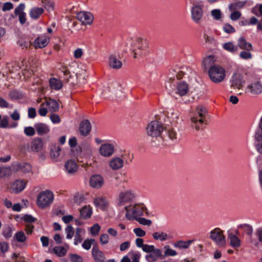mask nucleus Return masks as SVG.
Here are the masks:
<instances>
[{
    "label": "nucleus",
    "instance_id": "obj_61",
    "mask_svg": "<svg viewBox=\"0 0 262 262\" xmlns=\"http://www.w3.org/2000/svg\"><path fill=\"white\" fill-rule=\"evenodd\" d=\"M24 133L27 136H33L35 134L34 128L31 126L26 127L24 128Z\"/></svg>",
    "mask_w": 262,
    "mask_h": 262
},
{
    "label": "nucleus",
    "instance_id": "obj_19",
    "mask_svg": "<svg viewBox=\"0 0 262 262\" xmlns=\"http://www.w3.org/2000/svg\"><path fill=\"white\" fill-rule=\"evenodd\" d=\"M90 185L94 188H99L104 183L102 177L99 174L93 175L90 179Z\"/></svg>",
    "mask_w": 262,
    "mask_h": 262
},
{
    "label": "nucleus",
    "instance_id": "obj_32",
    "mask_svg": "<svg viewBox=\"0 0 262 262\" xmlns=\"http://www.w3.org/2000/svg\"><path fill=\"white\" fill-rule=\"evenodd\" d=\"M44 9L40 7L32 8L29 12L30 17L33 19H37L43 13Z\"/></svg>",
    "mask_w": 262,
    "mask_h": 262
},
{
    "label": "nucleus",
    "instance_id": "obj_58",
    "mask_svg": "<svg viewBox=\"0 0 262 262\" xmlns=\"http://www.w3.org/2000/svg\"><path fill=\"white\" fill-rule=\"evenodd\" d=\"M203 38L205 40V45H211L214 43V38L212 36H209L205 32L203 34Z\"/></svg>",
    "mask_w": 262,
    "mask_h": 262
},
{
    "label": "nucleus",
    "instance_id": "obj_50",
    "mask_svg": "<svg viewBox=\"0 0 262 262\" xmlns=\"http://www.w3.org/2000/svg\"><path fill=\"white\" fill-rule=\"evenodd\" d=\"M211 15L215 20H219L222 18V14L220 9H215L211 10Z\"/></svg>",
    "mask_w": 262,
    "mask_h": 262
},
{
    "label": "nucleus",
    "instance_id": "obj_55",
    "mask_svg": "<svg viewBox=\"0 0 262 262\" xmlns=\"http://www.w3.org/2000/svg\"><path fill=\"white\" fill-rule=\"evenodd\" d=\"M223 30L228 34H231L235 32V29L229 24H225L223 27Z\"/></svg>",
    "mask_w": 262,
    "mask_h": 262
},
{
    "label": "nucleus",
    "instance_id": "obj_25",
    "mask_svg": "<svg viewBox=\"0 0 262 262\" xmlns=\"http://www.w3.org/2000/svg\"><path fill=\"white\" fill-rule=\"evenodd\" d=\"M152 235L154 239L156 241H159L160 242L170 240L172 238V236H171L170 235H168L166 232L161 231L154 232Z\"/></svg>",
    "mask_w": 262,
    "mask_h": 262
},
{
    "label": "nucleus",
    "instance_id": "obj_35",
    "mask_svg": "<svg viewBox=\"0 0 262 262\" xmlns=\"http://www.w3.org/2000/svg\"><path fill=\"white\" fill-rule=\"evenodd\" d=\"M81 217L87 219L91 217L92 214V208L90 206H85L80 210Z\"/></svg>",
    "mask_w": 262,
    "mask_h": 262
},
{
    "label": "nucleus",
    "instance_id": "obj_10",
    "mask_svg": "<svg viewBox=\"0 0 262 262\" xmlns=\"http://www.w3.org/2000/svg\"><path fill=\"white\" fill-rule=\"evenodd\" d=\"M203 7L198 4L194 5L191 9V17L195 24H200L203 17Z\"/></svg>",
    "mask_w": 262,
    "mask_h": 262
},
{
    "label": "nucleus",
    "instance_id": "obj_8",
    "mask_svg": "<svg viewBox=\"0 0 262 262\" xmlns=\"http://www.w3.org/2000/svg\"><path fill=\"white\" fill-rule=\"evenodd\" d=\"M135 196L134 192L130 189L120 192L118 195L117 204L119 206H123L133 201Z\"/></svg>",
    "mask_w": 262,
    "mask_h": 262
},
{
    "label": "nucleus",
    "instance_id": "obj_18",
    "mask_svg": "<svg viewBox=\"0 0 262 262\" xmlns=\"http://www.w3.org/2000/svg\"><path fill=\"white\" fill-rule=\"evenodd\" d=\"M99 152L103 156L110 157L114 152V146L111 144H102L100 147Z\"/></svg>",
    "mask_w": 262,
    "mask_h": 262
},
{
    "label": "nucleus",
    "instance_id": "obj_12",
    "mask_svg": "<svg viewBox=\"0 0 262 262\" xmlns=\"http://www.w3.org/2000/svg\"><path fill=\"white\" fill-rule=\"evenodd\" d=\"M14 172L21 171L24 173H29L32 170L31 165L25 162H17L12 165Z\"/></svg>",
    "mask_w": 262,
    "mask_h": 262
},
{
    "label": "nucleus",
    "instance_id": "obj_6",
    "mask_svg": "<svg viewBox=\"0 0 262 262\" xmlns=\"http://www.w3.org/2000/svg\"><path fill=\"white\" fill-rule=\"evenodd\" d=\"M210 79L215 83L222 82L225 77V71L223 68L219 65L211 66L208 71Z\"/></svg>",
    "mask_w": 262,
    "mask_h": 262
},
{
    "label": "nucleus",
    "instance_id": "obj_27",
    "mask_svg": "<svg viewBox=\"0 0 262 262\" xmlns=\"http://www.w3.org/2000/svg\"><path fill=\"white\" fill-rule=\"evenodd\" d=\"M238 47L242 50L251 51L252 50V45L251 43L247 42L244 37H241L237 40Z\"/></svg>",
    "mask_w": 262,
    "mask_h": 262
},
{
    "label": "nucleus",
    "instance_id": "obj_3",
    "mask_svg": "<svg viewBox=\"0 0 262 262\" xmlns=\"http://www.w3.org/2000/svg\"><path fill=\"white\" fill-rule=\"evenodd\" d=\"M126 210L125 216L128 220H137V219L144 215L146 212V208L143 204H130L125 207Z\"/></svg>",
    "mask_w": 262,
    "mask_h": 262
},
{
    "label": "nucleus",
    "instance_id": "obj_51",
    "mask_svg": "<svg viewBox=\"0 0 262 262\" xmlns=\"http://www.w3.org/2000/svg\"><path fill=\"white\" fill-rule=\"evenodd\" d=\"M2 234L6 238L11 237L12 235V228L9 226L5 227L3 229Z\"/></svg>",
    "mask_w": 262,
    "mask_h": 262
},
{
    "label": "nucleus",
    "instance_id": "obj_4",
    "mask_svg": "<svg viewBox=\"0 0 262 262\" xmlns=\"http://www.w3.org/2000/svg\"><path fill=\"white\" fill-rule=\"evenodd\" d=\"M147 48V42L140 38H136L131 43L130 50L134 53V57L138 58L145 55Z\"/></svg>",
    "mask_w": 262,
    "mask_h": 262
},
{
    "label": "nucleus",
    "instance_id": "obj_24",
    "mask_svg": "<svg viewBox=\"0 0 262 262\" xmlns=\"http://www.w3.org/2000/svg\"><path fill=\"white\" fill-rule=\"evenodd\" d=\"M92 254L93 258L96 262H104L105 255L104 253L97 247H94L92 249Z\"/></svg>",
    "mask_w": 262,
    "mask_h": 262
},
{
    "label": "nucleus",
    "instance_id": "obj_46",
    "mask_svg": "<svg viewBox=\"0 0 262 262\" xmlns=\"http://www.w3.org/2000/svg\"><path fill=\"white\" fill-rule=\"evenodd\" d=\"M14 238L18 243H24L27 239V237L22 231L17 232L14 235Z\"/></svg>",
    "mask_w": 262,
    "mask_h": 262
},
{
    "label": "nucleus",
    "instance_id": "obj_36",
    "mask_svg": "<svg viewBox=\"0 0 262 262\" xmlns=\"http://www.w3.org/2000/svg\"><path fill=\"white\" fill-rule=\"evenodd\" d=\"M46 105L49 107L50 111L56 112L59 108V104L57 101L54 99H50L46 102Z\"/></svg>",
    "mask_w": 262,
    "mask_h": 262
},
{
    "label": "nucleus",
    "instance_id": "obj_48",
    "mask_svg": "<svg viewBox=\"0 0 262 262\" xmlns=\"http://www.w3.org/2000/svg\"><path fill=\"white\" fill-rule=\"evenodd\" d=\"M45 9L51 11L54 9V3L52 0H40Z\"/></svg>",
    "mask_w": 262,
    "mask_h": 262
},
{
    "label": "nucleus",
    "instance_id": "obj_26",
    "mask_svg": "<svg viewBox=\"0 0 262 262\" xmlns=\"http://www.w3.org/2000/svg\"><path fill=\"white\" fill-rule=\"evenodd\" d=\"M64 166L67 172L69 174L74 173L78 169V166L76 162L73 160L67 161L65 163Z\"/></svg>",
    "mask_w": 262,
    "mask_h": 262
},
{
    "label": "nucleus",
    "instance_id": "obj_38",
    "mask_svg": "<svg viewBox=\"0 0 262 262\" xmlns=\"http://www.w3.org/2000/svg\"><path fill=\"white\" fill-rule=\"evenodd\" d=\"M9 96L12 100H19L23 99L24 95L20 91L14 90L10 92Z\"/></svg>",
    "mask_w": 262,
    "mask_h": 262
},
{
    "label": "nucleus",
    "instance_id": "obj_64",
    "mask_svg": "<svg viewBox=\"0 0 262 262\" xmlns=\"http://www.w3.org/2000/svg\"><path fill=\"white\" fill-rule=\"evenodd\" d=\"M100 229V226L98 224L96 223L91 228V233L93 235H96L99 233Z\"/></svg>",
    "mask_w": 262,
    "mask_h": 262
},
{
    "label": "nucleus",
    "instance_id": "obj_40",
    "mask_svg": "<svg viewBox=\"0 0 262 262\" xmlns=\"http://www.w3.org/2000/svg\"><path fill=\"white\" fill-rule=\"evenodd\" d=\"M180 112L178 110L174 109H170L168 112L167 115L171 119L172 121L177 122L179 119Z\"/></svg>",
    "mask_w": 262,
    "mask_h": 262
},
{
    "label": "nucleus",
    "instance_id": "obj_44",
    "mask_svg": "<svg viewBox=\"0 0 262 262\" xmlns=\"http://www.w3.org/2000/svg\"><path fill=\"white\" fill-rule=\"evenodd\" d=\"M238 229H242L246 234L251 235L253 233V228L249 224H244L237 226Z\"/></svg>",
    "mask_w": 262,
    "mask_h": 262
},
{
    "label": "nucleus",
    "instance_id": "obj_34",
    "mask_svg": "<svg viewBox=\"0 0 262 262\" xmlns=\"http://www.w3.org/2000/svg\"><path fill=\"white\" fill-rule=\"evenodd\" d=\"M255 235L258 238V241L251 239V242L256 247L262 246V227L256 229Z\"/></svg>",
    "mask_w": 262,
    "mask_h": 262
},
{
    "label": "nucleus",
    "instance_id": "obj_60",
    "mask_svg": "<svg viewBox=\"0 0 262 262\" xmlns=\"http://www.w3.org/2000/svg\"><path fill=\"white\" fill-rule=\"evenodd\" d=\"M94 242V239H87L84 241L82 246L84 249L89 250Z\"/></svg>",
    "mask_w": 262,
    "mask_h": 262
},
{
    "label": "nucleus",
    "instance_id": "obj_45",
    "mask_svg": "<svg viewBox=\"0 0 262 262\" xmlns=\"http://www.w3.org/2000/svg\"><path fill=\"white\" fill-rule=\"evenodd\" d=\"M53 251L57 256L62 257L66 254L67 250L65 247L62 246H56L54 248Z\"/></svg>",
    "mask_w": 262,
    "mask_h": 262
},
{
    "label": "nucleus",
    "instance_id": "obj_41",
    "mask_svg": "<svg viewBox=\"0 0 262 262\" xmlns=\"http://www.w3.org/2000/svg\"><path fill=\"white\" fill-rule=\"evenodd\" d=\"M61 151V148L55 144H53L51 147L50 149V156L52 159H56L60 155V151Z\"/></svg>",
    "mask_w": 262,
    "mask_h": 262
},
{
    "label": "nucleus",
    "instance_id": "obj_43",
    "mask_svg": "<svg viewBox=\"0 0 262 262\" xmlns=\"http://www.w3.org/2000/svg\"><path fill=\"white\" fill-rule=\"evenodd\" d=\"M223 48L225 50L232 53H235L237 51V47L234 45L232 42H225L223 45Z\"/></svg>",
    "mask_w": 262,
    "mask_h": 262
},
{
    "label": "nucleus",
    "instance_id": "obj_5",
    "mask_svg": "<svg viewBox=\"0 0 262 262\" xmlns=\"http://www.w3.org/2000/svg\"><path fill=\"white\" fill-rule=\"evenodd\" d=\"M54 195L50 190L41 191L38 195L36 200V204L41 209L49 207L53 202Z\"/></svg>",
    "mask_w": 262,
    "mask_h": 262
},
{
    "label": "nucleus",
    "instance_id": "obj_16",
    "mask_svg": "<svg viewBox=\"0 0 262 262\" xmlns=\"http://www.w3.org/2000/svg\"><path fill=\"white\" fill-rule=\"evenodd\" d=\"M247 90L252 95H259L262 93V84L259 81H254L247 86Z\"/></svg>",
    "mask_w": 262,
    "mask_h": 262
},
{
    "label": "nucleus",
    "instance_id": "obj_42",
    "mask_svg": "<svg viewBox=\"0 0 262 262\" xmlns=\"http://www.w3.org/2000/svg\"><path fill=\"white\" fill-rule=\"evenodd\" d=\"M192 242V241L191 240L188 241H179L173 244V246L180 249H187L189 247Z\"/></svg>",
    "mask_w": 262,
    "mask_h": 262
},
{
    "label": "nucleus",
    "instance_id": "obj_11",
    "mask_svg": "<svg viewBox=\"0 0 262 262\" xmlns=\"http://www.w3.org/2000/svg\"><path fill=\"white\" fill-rule=\"evenodd\" d=\"M255 148L260 154H262V115L258 123V129L255 134Z\"/></svg>",
    "mask_w": 262,
    "mask_h": 262
},
{
    "label": "nucleus",
    "instance_id": "obj_14",
    "mask_svg": "<svg viewBox=\"0 0 262 262\" xmlns=\"http://www.w3.org/2000/svg\"><path fill=\"white\" fill-rule=\"evenodd\" d=\"M188 92V85L186 82L180 81L174 90V94L180 96L186 95Z\"/></svg>",
    "mask_w": 262,
    "mask_h": 262
},
{
    "label": "nucleus",
    "instance_id": "obj_49",
    "mask_svg": "<svg viewBox=\"0 0 262 262\" xmlns=\"http://www.w3.org/2000/svg\"><path fill=\"white\" fill-rule=\"evenodd\" d=\"M164 256H174L177 254V252L171 248L169 246L167 245L164 246Z\"/></svg>",
    "mask_w": 262,
    "mask_h": 262
},
{
    "label": "nucleus",
    "instance_id": "obj_28",
    "mask_svg": "<svg viewBox=\"0 0 262 262\" xmlns=\"http://www.w3.org/2000/svg\"><path fill=\"white\" fill-rule=\"evenodd\" d=\"M95 205L102 210L106 209L108 206V201L102 197H97L94 200Z\"/></svg>",
    "mask_w": 262,
    "mask_h": 262
},
{
    "label": "nucleus",
    "instance_id": "obj_57",
    "mask_svg": "<svg viewBox=\"0 0 262 262\" xmlns=\"http://www.w3.org/2000/svg\"><path fill=\"white\" fill-rule=\"evenodd\" d=\"M239 57L243 59L248 60L252 58V55L250 51H243L239 53Z\"/></svg>",
    "mask_w": 262,
    "mask_h": 262
},
{
    "label": "nucleus",
    "instance_id": "obj_53",
    "mask_svg": "<svg viewBox=\"0 0 262 262\" xmlns=\"http://www.w3.org/2000/svg\"><path fill=\"white\" fill-rule=\"evenodd\" d=\"M66 237L67 239H71L74 233L73 227L71 225H68L65 229Z\"/></svg>",
    "mask_w": 262,
    "mask_h": 262
},
{
    "label": "nucleus",
    "instance_id": "obj_47",
    "mask_svg": "<svg viewBox=\"0 0 262 262\" xmlns=\"http://www.w3.org/2000/svg\"><path fill=\"white\" fill-rule=\"evenodd\" d=\"M82 230L80 228H77L76 229V233L74 237V244L75 245H77L80 243L82 241V237L81 233Z\"/></svg>",
    "mask_w": 262,
    "mask_h": 262
},
{
    "label": "nucleus",
    "instance_id": "obj_37",
    "mask_svg": "<svg viewBox=\"0 0 262 262\" xmlns=\"http://www.w3.org/2000/svg\"><path fill=\"white\" fill-rule=\"evenodd\" d=\"M228 238L230 240V245L233 248H238L241 245V242L239 239L235 235L233 234L232 233H229L228 234Z\"/></svg>",
    "mask_w": 262,
    "mask_h": 262
},
{
    "label": "nucleus",
    "instance_id": "obj_63",
    "mask_svg": "<svg viewBox=\"0 0 262 262\" xmlns=\"http://www.w3.org/2000/svg\"><path fill=\"white\" fill-rule=\"evenodd\" d=\"M110 237L106 233L102 234L100 236V242L101 245H104L108 243Z\"/></svg>",
    "mask_w": 262,
    "mask_h": 262
},
{
    "label": "nucleus",
    "instance_id": "obj_39",
    "mask_svg": "<svg viewBox=\"0 0 262 262\" xmlns=\"http://www.w3.org/2000/svg\"><path fill=\"white\" fill-rule=\"evenodd\" d=\"M13 168L10 167H0V178H6L12 174Z\"/></svg>",
    "mask_w": 262,
    "mask_h": 262
},
{
    "label": "nucleus",
    "instance_id": "obj_52",
    "mask_svg": "<svg viewBox=\"0 0 262 262\" xmlns=\"http://www.w3.org/2000/svg\"><path fill=\"white\" fill-rule=\"evenodd\" d=\"M251 12L257 16H262V4L256 5L252 8Z\"/></svg>",
    "mask_w": 262,
    "mask_h": 262
},
{
    "label": "nucleus",
    "instance_id": "obj_20",
    "mask_svg": "<svg viewBox=\"0 0 262 262\" xmlns=\"http://www.w3.org/2000/svg\"><path fill=\"white\" fill-rule=\"evenodd\" d=\"M91 128V123L88 120H84L80 124L79 132L82 136H87L90 133Z\"/></svg>",
    "mask_w": 262,
    "mask_h": 262
},
{
    "label": "nucleus",
    "instance_id": "obj_33",
    "mask_svg": "<svg viewBox=\"0 0 262 262\" xmlns=\"http://www.w3.org/2000/svg\"><path fill=\"white\" fill-rule=\"evenodd\" d=\"M49 84L50 88L54 90H59L61 89L63 85L62 81L55 78H52L50 79Z\"/></svg>",
    "mask_w": 262,
    "mask_h": 262
},
{
    "label": "nucleus",
    "instance_id": "obj_54",
    "mask_svg": "<svg viewBox=\"0 0 262 262\" xmlns=\"http://www.w3.org/2000/svg\"><path fill=\"white\" fill-rule=\"evenodd\" d=\"M9 117L6 115L0 120V128H6L9 127Z\"/></svg>",
    "mask_w": 262,
    "mask_h": 262
},
{
    "label": "nucleus",
    "instance_id": "obj_31",
    "mask_svg": "<svg viewBox=\"0 0 262 262\" xmlns=\"http://www.w3.org/2000/svg\"><path fill=\"white\" fill-rule=\"evenodd\" d=\"M34 127L37 133L39 135H44L48 133L50 129L48 126L45 123H38L35 124Z\"/></svg>",
    "mask_w": 262,
    "mask_h": 262
},
{
    "label": "nucleus",
    "instance_id": "obj_13",
    "mask_svg": "<svg viewBox=\"0 0 262 262\" xmlns=\"http://www.w3.org/2000/svg\"><path fill=\"white\" fill-rule=\"evenodd\" d=\"M77 18L82 23V24L87 25H91L94 19L92 14L90 12L81 11L77 13Z\"/></svg>",
    "mask_w": 262,
    "mask_h": 262
},
{
    "label": "nucleus",
    "instance_id": "obj_56",
    "mask_svg": "<svg viewBox=\"0 0 262 262\" xmlns=\"http://www.w3.org/2000/svg\"><path fill=\"white\" fill-rule=\"evenodd\" d=\"M70 260L72 262H82L83 258L76 254H70L69 255Z\"/></svg>",
    "mask_w": 262,
    "mask_h": 262
},
{
    "label": "nucleus",
    "instance_id": "obj_9",
    "mask_svg": "<svg viewBox=\"0 0 262 262\" xmlns=\"http://www.w3.org/2000/svg\"><path fill=\"white\" fill-rule=\"evenodd\" d=\"M230 83L232 89L240 90L245 84V80L241 74L235 73L231 76Z\"/></svg>",
    "mask_w": 262,
    "mask_h": 262
},
{
    "label": "nucleus",
    "instance_id": "obj_23",
    "mask_svg": "<svg viewBox=\"0 0 262 262\" xmlns=\"http://www.w3.org/2000/svg\"><path fill=\"white\" fill-rule=\"evenodd\" d=\"M124 165V161L120 157H115L112 159L110 163V167L113 170H118L121 168Z\"/></svg>",
    "mask_w": 262,
    "mask_h": 262
},
{
    "label": "nucleus",
    "instance_id": "obj_15",
    "mask_svg": "<svg viewBox=\"0 0 262 262\" xmlns=\"http://www.w3.org/2000/svg\"><path fill=\"white\" fill-rule=\"evenodd\" d=\"M108 66L113 69L117 70L122 67V62L119 57L114 54H111L108 57Z\"/></svg>",
    "mask_w": 262,
    "mask_h": 262
},
{
    "label": "nucleus",
    "instance_id": "obj_29",
    "mask_svg": "<svg viewBox=\"0 0 262 262\" xmlns=\"http://www.w3.org/2000/svg\"><path fill=\"white\" fill-rule=\"evenodd\" d=\"M216 61V58L214 55H209L203 59L202 62V66L204 69H208L211 66H213V64Z\"/></svg>",
    "mask_w": 262,
    "mask_h": 262
},
{
    "label": "nucleus",
    "instance_id": "obj_17",
    "mask_svg": "<svg viewBox=\"0 0 262 262\" xmlns=\"http://www.w3.org/2000/svg\"><path fill=\"white\" fill-rule=\"evenodd\" d=\"M50 41V38L41 35L36 38L34 41V46L35 48L41 49L46 47Z\"/></svg>",
    "mask_w": 262,
    "mask_h": 262
},
{
    "label": "nucleus",
    "instance_id": "obj_7",
    "mask_svg": "<svg viewBox=\"0 0 262 262\" xmlns=\"http://www.w3.org/2000/svg\"><path fill=\"white\" fill-rule=\"evenodd\" d=\"M209 237L220 247L226 246V239L223 231L219 228H216L210 232Z\"/></svg>",
    "mask_w": 262,
    "mask_h": 262
},
{
    "label": "nucleus",
    "instance_id": "obj_59",
    "mask_svg": "<svg viewBox=\"0 0 262 262\" xmlns=\"http://www.w3.org/2000/svg\"><path fill=\"white\" fill-rule=\"evenodd\" d=\"M138 222L143 225L149 226L151 225L152 222L150 220H148L145 218L139 217L137 220Z\"/></svg>",
    "mask_w": 262,
    "mask_h": 262
},
{
    "label": "nucleus",
    "instance_id": "obj_21",
    "mask_svg": "<svg viewBox=\"0 0 262 262\" xmlns=\"http://www.w3.org/2000/svg\"><path fill=\"white\" fill-rule=\"evenodd\" d=\"M162 250L157 248L152 252L145 255V259L147 262H156L160 257H162Z\"/></svg>",
    "mask_w": 262,
    "mask_h": 262
},
{
    "label": "nucleus",
    "instance_id": "obj_62",
    "mask_svg": "<svg viewBox=\"0 0 262 262\" xmlns=\"http://www.w3.org/2000/svg\"><path fill=\"white\" fill-rule=\"evenodd\" d=\"M157 248H155L154 245H149L147 244H144L142 248L143 251L147 253H151L155 251Z\"/></svg>",
    "mask_w": 262,
    "mask_h": 262
},
{
    "label": "nucleus",
    "instance_id": "obj_2",
    "mask_svg": "<svg viewBox=\"0 0 262 262\" xmlns=\"http://www.w3.org/2000/svg\"><path fill=\"white\" fill-rule=\"evenodd\" d=\"M164 127L163 124L158 121H151L147 126L146 130L147 135L152 138H155L159 143H156L155 145L158 146L162 141L161 134L164 130Z\"/></svg>",
    "mask_w": 262,
    "mask_h": 262
},
{
    "label": "nucleus",
    "instance_id": "obj_30",
    "mask_svg": "<svg viewBox=\"0 0 262 262\" xmlns=\"http://www.w3.org/2000/svg\"><path fill=\"white\" fill-rule=\"evenodd\" d=\"M43 147V142L40 138L34 139L31 142V150L35 152L41 150Z\"/></svg>",
    "mask_w": 262,
    "mask_h": 262
},
{
    "label": "nucleus",
    "instance_id": "obj_22",
    "mask_svg": "<svg viewBox=\"0 0 262 262\" xmlns=\"http://www.w3.org/2000/svg\"><path fill=\"white\" fill-rule=\"evenodd\" d=\"M26 183L23 180L15 181L11 185V189L16 193L23 191L26 187Z\"/></svg>",
    "mask_w": 262,
    "mask_h": 262
},
{
    "label": "nucleus",
    "instance_id": "obj_1",
    "mask_svg": "<svg viewBox=\"0 0 262 262\" xmlns=\"http://www.w3.org/2000/svg\"><path fill=\"white\" fill-rule=\"evenodd\" d=\"M206 114L207 110L205 107L202 105L198 106L196 108L194 115L191 117V127L195 128L196 130L202 129L204 124H206L207 121Z\"/></svg>",
    "mask_w": 262,
    "mask_h": 262
}]
</instances>
